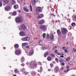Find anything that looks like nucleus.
<instances>
[{
    "instance_id": "obj_19",
    "label": "nucleus",
    "mask_w": 76,
    "mask_h": 76,
    "mask_svg": "<svg viewBox=\"0 0 76 76\" xmlns=\"http://www.w3.org/2000/svg\"><path fill=\"white\" fill-rule=\"evenodd\" d=\"M19 45L18 44H15L14 45V47L16 49L19 48Z\"/></svg>"
},
{
    "instance_id": "obj_15",
    "label": "nucleus",
    "mask_w": 76,
    "mask_h": 76,
    "mask_svg": "<svg viewBox=\"0 0 76 76\" xmlns=\"http://www.w3.org/2000/svg\"><path fill=\"white\" fill-rule=\"evenodd\" d=\"M14 72L15 73H18V74H20V72L19 71V70H18V69H15V70H14Z\"/></svg>"
},
{
    "instance_id": "obj_63",
    "label": "nucleus",
    "mask_w": 76,
    "mask_h": 76,
    "mask_svg": "<svg viewBox=\"0 0 76 76\" xmlns=\"http://www.w3.org/2000/svg\"><path fill=\"white\" fill-rule=\"evenodd\" d=\"M13 76H16V75H14Z\"/></svg>"
},
{
    "instance_id": "obj_8",
    "label": "nucleus",
    "mask_w": 76,
    "mask_h": 76,
    "mask_svg": "<svg viewBox=\"0 0 76 76\" xmlns=\"http://www.w3.org/2000/svg\"><path fill=\"white\" fill-rule=\"evenodd\" d=\"M10 9V6H6L4 8L5 10L6 11H9Z\"/></svg>"
},
{
    "instance_id": "obj_3",
    "label": "nucleus",
    "mask_w": 76,
    "mask_h": 76,
    "mask_svg": "<svg viewBox=\"0 0 76 76\" xmlns=\"http://www.w3.org/2000/svg\"><path fill=\"white\" fill-rule=\"evenodd\" d=\"M39 28L44 31H46L47 29V27L45 25L40 26H39Z\"/></svg>"
},
{
    "instance_id": "obj_36",
    "label": "nucleus",
    "mask_w": 76,
    "mask_h": 76,
    "mask_svg": "<svg viewBox=\"0 0 76 76\" xmlns=\"http://www.w3.org/2000/svg\"><path fill=\"white\" fill-rule=\"evenodd\" d=\"M51 56L53 58H55V55L53 54H51Z\"/></svg>"
},
{
    "instance_id": "obj_6",
    "label": "nucleus",
    "mask_w": 76,
    "mask_h": 76,
    "mask_svg": "<svg viewBox=\"0 0 76 76\" xmlns=\"http://www.w3.org/2000/svg\"><path fill=\"white\" fill-rule=\"evenodd\" d=\"M59 70V69L58 66H56L54 68V72L55 73L58 72Z\"/></svg>"
},
{
    "instance_id": "obj_27",
    "label": "nucleus",
    "mask_w": 76,
    "mask_h": 76,
    "mask_svg": "<svg viewBox=\"0 0 76 76\" xmlns=\"http://www.w3.org/2000/svg\"><path fill=\"white\" fill-rule=\"evenodd\" d=\"M52 59L49 56L47 58V60L49 61H50Z\"/></svg>"
},
{
    "instance_id": "obj_49",
    "label": "nucleus",
    "mask_w": 76,
    "mask_h": 76,
    "mask_svg": "<svg viewBox=\"0 0 76 76\" xmlns=\"http://www.w3.org/2000/svg\"><path fill=\"white\" fill-rule=\"evenodd\" d=\"M42 41V40L41 39L39 40V41L38 43H39V44H40L41 43V42Z\"/></svg>"
},
{
    "instance_id": "obj_48",
    "label": "nucleus",
    "mask_w": 76,
    "mask_h": 76,
    "mask_svg": "<svg viewBox=\"0 0 76 76\" xmlns=\"http://www.w3.org/2000/svg\"><path fill=\"white\" fill-rule=\"evenodd\" d=\"M65 64V63H61V65L63 66Z\"/></svg>"
},
{
    "instance_id": "obj_53",
    "label": "nucleus",
    "mask_w": 76,
    "mask_h": 76,
    "mask_svg": "<svg viewBox=\"0 0 76 76\" xmlns=\"http://www.w3.org/2000/svg\"><path fill=\"white\" fill-rule=\"evenodd\" d=\"M21 65L22 66L24 67V64H21Z\"/></svg>"
},
{
    "instance_id": "obj_56",
    "label": "nucleus",
    "mask_w": 76,
    "mask_h": 76,
    "mask_svg": "<svg viewBox=\"0 0 76 76\" xmlns=\"http://www.w3.org/2000/svg\"><path fill=\"white\" fill-rule=\"evenodd\" d=\"M66 48L65 47H64L62 48V49H64Z\"/></svg>"
},
{
    "instance_id": "obj_37",
    "label": "nucleus",
    "mask_w": 76,
    "mask_h": 76,
    "mask_svg": "<svg viewBox=\"0 0 76 76\" xmlns=\"http://www.w3.org/2000/svg\"><path fill=\"white\" fill-rule=\"evenodd\" d=\"M26 43H23L22 44V46H26Z\"/></svg>"
},
{
    "instance_id": "obj_22",
    "label": "nucleus",
    "mask_w": 76,
    "mask_h": 76,
    "mask_svg": "<svg viewBox=\"0 0 76 76\" xmlns=\"http://www.w3.org/2000/svg\"><path fill=\"white\" fill-rule=\"evenodd\" d=\"M31 74L32 75H35L36 74V73L34 71H32L31 72Z\"/></svg>"
},
{
    "instance_id": "obj_62",
    "label": "nucleus",
    "mask_w": 76,
    "mask_h": 76,
    "mask_svg": "<svg viewBox=\"0 0 76 76\" xmlns=\"http://www.w3.org/2000/svg\"><path fill=\"white\" fill-rule=\"evenodd\" d=\"M68 71H69V69H67V70H66V72H68Z\"/></svg>"
},
{
    "instance_id": "obj_42",
    "label": "nucleus",
    "mask_w": 76,
    "mask_h": 76,
    "mask_svg": "<svg viewBox=\"0 0 76 76\" xmlns=\"http://www.w3.org/2000/svg\"><path fill=\"white\" fill-rule=\"evenodd\" d=\"M58 55H64V54L63 53H57Z\"/></svg>"
},
{
    "instance_id": "obj_5",
    "label": "nucleus",
    "mask_w": 76,
    "mask_h": 76,
    "mask_svg": "<svg viewBox=\"0 0 76 76\" xmlns=\"http://www.w3.org/2000/svg\"><path fill=\"white\" fill-rule=\"evenodd\" d=\"M45 23V20L44 19L41 20H40L39 21L38 23L39 25H42L44 24Z\"/></svg>"
},
{
    "instance_id": "obj_17",
    "label": "nucleus",
    "mask_w": 76,
    "mask_h": 76,
    "mask_svg": "<svg viewBox=\"0 0 76 76\" xmlns=\"http://www.w3.org/2000/svg\"><path fill=\"white\" fill-rule=\"evenodd\" d=\"M15 53V54L18 55V54H20L21 52L20 50H17Z\"/></svg>"
},
{
    "instance_id": "obj_54",
    "label": "nucleus",
    "mask_w": 76,
    "mask_h": 76,
    "mask_svg": "<svg viewBox=\"0 0 76 76\" xmlns=\"http://www.w3.org/2000/svg\"><path fill=\"white\" fill-rule=\"evenodd\" d=\"M67 21L68 22H70V20L69 19H67Z\"/></svg>"
},
{
    "instance_id": "obj_13",
    "label": "nucleus",
    "mask_w": 76,
    "mask_h": 76,
    "mask_svg": "<svg viewBox=\"0 0 76 76\" xmlns=\"http://www.w3.org/2000/svg\"><path fill=\"white\" fill-rule=\"evenodd\" d=\"M27 7L26 6L23 7V10L24 11L26 12H28L29 11V9H28L26 8Z\"/></svg>"
},
{
    "instance_id": "obj_59",
    "label": "nucleus",
    "mask_w": 76,
    "mask_h": 76,
    "mask_svg": "<svg viewBox=\"0 0 76 76\" xmlns=\"http://www.w3.org/2000/svg\"><path fill=\"white\" fill-rule=\"evenodd\" d=\"M48 70L49 71H51V69H48Z\"/></svg>"
},
{
    "instance_id": "obj_20",
    "label": "nucleus",
    "mask_w": 76,
    "mask_h": 76,
    "mask_svg": "<svg viewBox=\"0 0 76 76\" xmlns=\"http://www.w3.org/2000/svg\"><path fill=\"white\" fill-rule=\"evenodd\" d=\"M48 55V52H46L45 53L44 56V57H46Z\"/></svg>"
},
{
    "instance_id": "obj_2",
    "label": "nucleus",
    "mask_w": 76,
    "mask_h": 76,
    "mask_svg": "<svg viewBox=\"0 0 76 76\" xmlns=\"http://www.w3.org/2000/svg\"><path fill=\"white\" fill-rule=\"evenodd\" d=\"M22 17H17L15 19V22L17 23H20L22 21Z\"/></svg>"
},
{
    "instance_id": "obj_33",
    "label": "nucleus",
    "mask_w": 76,
    "mask_h": 76,
    "mask_svg": "<svg viewBox=\"0 0 76 76\" xmlns=\"http://www.w3.org/2000/svg\"><path fill=\"white\" fill-rule=\"evenodd\" d=\"M42 36L43 38H45L46 37V34L44 33L42 34Z\"/></svg>"
},
{
    "instance_id": "obj_45",
    "label": "nucleus",
    "mask_w": 76,
    "mask_h": 76,
    "mask_svg": "<svg viewBox=\"0 0 76 76\" xmlns=\"http://www.w3.org/2000/svg\"><path fill=\"white\" fill-rule=\"evenodd\" d=\"M46 38L48 39H49L50 38V36L49 35H47L46 36Z\"/></svg>"
},
{
    "instance_id": "obj_21",
    "label": "nucleus",
    "mask_w": 76,
    "mask_h": 76,
    "mask_svg": "<svg viewBox=\"0 0 76 76\" xmlns=\"http://www.w3.org/2000/svg\"><path fill=\"white\" fill-rule=\"evenodd\" d=\"M16 3V1H15L14 0H12L11 1V4H13V5H14V4H15Z\"/></svg>"
},
{
    "instance_id": "obj_41",
    "label": "nucleus",
    "mask_w": 76,
    "mask_h": 76,
    "mask_svg": "<svg viewBox=\"0 0 76 76\" xmlns=\"http://www.w3.org/2000/svg\"><path fill=\"white\" fill-rule=\"evenodd\" d=\"M26 48L27 49H30V46L29 45L27 46L26 47Z\"/></svg>"
},
{
    "instance_id": "obj_16",
    "label": "nucleus",
    "mask_w": 76,
    "mask_h": 76,
    "mask_svg": "<svg viewBox=\"0 0 76 76\" xmlns=\"http://www.w3.org/2000/svg\"><path fill=\"white\" fill-rule=\"evenodd\" d=\"M72 18H73V20L76 22V14H74L72 16Z\"/></svg>"
},
{
    "instance_id": "obj_64",
    "label": "nucleus",
    "mask_w": 76,
    "mask_h": 76,
    "mask_svg": "<svg viewBox=\"0 0 76 76\" xmlns=\"http://www.w3.org/2000/svg\"><path fill=\"white\" fill-rule=\"evenodd\" d=\"M72 76H76L75 75H72Z\"/></svg>"
},
{
    "instance_id": "obj_12",
    "label": "nucleus",
    "mask_w": 76,
    "mask_h": 76,
    "mask_svg": "<svg viewBox=\"0 0 76 76\" xmlns=\"http://www.w3.org/2000/svg\"><path fill=\"white\" fill-rule=\"evenodd\" d=\"M44 17V15L42 14H41L39 16H37V19H41L42 18Z\"/></svg>"
},
{
    "instance_id": "obj_47",
    "label": "nucleus",
    "mask_w": 76,
    "mask_h": 76,
    "mask_svg": "<svg viewBox=\"0 0 76 76\" xmlns=\"http://www.w3.org/2000/svg\"><path fill=\"white\" fill-rule=\"evenodd\" d=\"M56 48L57 47H54L53 48V50H55V49H56Z\"/></svg>"
},
{
    "instance_id": "obj_10",
    "label": "nucleus",
    "mask_w": 76,
    "mask_h": 76,
    "mask_svg": "<svg viewBox=\"0 0 76 76\" xmlns=\"http://www.w3.org/2000/svg\"><path fill=\"white\" fill-rule=\"evenodd\" d=\"M24 41H28L30 39V38L28 37H25L22 39Z\"/></svg>"
},
{
    "instance_id": "obj_39",
    "label": "nucleus",
    "mask_w": 76,
    "mask_h": 76,
    "mask_svg": "<svg viewBox=\"0 0 76 76\" xmlns=\"http://www.w3.org/2000/svg\"><path fill=\"white\" fill-rule=\"evenodd\" d=\"M2 6V3L1 1H0V7H1Z\"/></svg>"
},
{
    "instance_id": "obj_50",
    "label": "nucleus",
    "mask_w": 76,
    "mask_h": 76,
    "mask_svg": "<svg viewBox=\"0 0 76 76\" xmlns=\"http://www.w3.org/2000/svg\"><path fill=\"white\" fill-rule=\"evenodd\" d=\"M55 53H58V51L57 50H55Z\"/></svg>"
},
{
    "instance_id": "obj_60",
    "label": "nucleus",
    "mask_w": 76,
    "mask_h": 76,
    "mask_svg": "<svg viewBox=\"0 0 76 76\" xmlns=\"http://www.w3.org/2000/svg\"><path fill=\"white\" fill-rule=\"evenodd\" d=\"M68 44H69V42H67V43H66V44H67V45H68Z\"/></svg>"
},
{
    "instance_id": "obj_29",
    "label": "nucleus",
    "mask_w": 76,
    "mask_h": 76,
    "mask_svg": "<svg viewBox=\"0 0 76 76\" xmlns=\"http://www.w3.org/2000/svg\"><path fill=\"white\" fill-rule=\"evenodd\" d=\"M50 38L51 39H53L54 38V36L53 35H51L50 36Z\"/></svg>"
},
{
    "instance_id": "obj_23",
    "label": "nucleus",
    "mask_w": 76,
    "mask_h": 76,
    "mask_svg": "<svg viewBox=\"0 0 76 76\" xmlns=\"http://www.w3.org/2000/svg\"><path fill=\"white\" fill-rule=\"evenodd\" d=\"M14 8L15 9H18V5L17 4L14 5Z\"/></svg>"
},
{
    "instance_id": "obj_30",
    "label": "nucleus",
    "mask_w": 76,
    "mask_h": 76,
    "mask_svg": "<svg viewBox=\"0 0 76 76\" xmlns=\"http://www.w3.org/2000/svg\"><path fill=\"white\" fill-rule=\"evenodd\" d=\"M4 1L5 3L7 4V3H9V0H4Z\"/></svg>"
},
{
    "instance_id": "obj_57",
    "label": "nucleus",
    "mask_w": 76,
    "mask_h": 76,
    "mask_svg": "<svg viewBox=\"0 0 76 76\" xmlns=\"http://www.w3.org/2000/svg\"><path fill=\"white\" fill-rule=\"evenodd\" d=\"M25 73H26V75H27L28 74L27 72H25Z\"/></svg>"
},
{
    "instance_id": "obj_38",
    "label": "nucleus",
    "mask_w": 76,
    "mask_h": 76,
    "mask_svg": "<svg viewBox=\"0 0 76 76\" xmlns=\"http://www.w3.org/2000/svg\"><path fill=\"white\" fill-rule=\"evenodd\" d=\"M50 16H54L55 18L56 17L55 15L53 14H51L50 15Z\"/></svg>"
},
{
    "instance_id": "obj_58",
    "label": "nucleus",
    "mask_w": 76,
    "mask_h": 76,
    "mask_svg": "<svg viewBox=\"0 0 76 76\" xmlns=\"http://www.w3.org/2000/svg\"><path fill=\"white\" fill-rule=\"evenodd\" d=\"M18 12L19 13H21V12L20 10H19L18 11Z\"/></svg>"
},
{
    "instance_id": "obj_7",
    "label": "nucleus",
    "mask_w": 76,
    "mask_h": 76,
    "mask_svg": "<svg viewBox=\"0 0 76 76\" xmlns=\"http://www.w3.org/2000/svg\"><path fill=\"white\" fill-rule=\"evenodd\" d=\"M42 8L41 7H37L36 8V11L37 12H42Z\"/></svg>"
},
{
    "instance_id": "obj_34",
    "label": "nucleus",
    "mask_w": 76,
    "mask_h": 76,
    "mask_svg": "<svg viewBox=\"0 0 76 76\" xmlns=\"http://www.w3.org/2000/svg\"><path fill=\"white\" fill-rule=\"evenodd\" d=\"M25 68H23L21 69L20 71L21 72H24L25 71Z\"/></svg>"
},
{
    "instance_id": "obj_26",
    "label": "nucleus",
    "mask_w": 76,
    "mask_h": 76,
    "mask_svg": "<svg viewBox=\"0 0 76 76\" xmlns=\"http://www.w3.org/2000/svg\"><path fill=\"white\" fill-rule=\"evenodd\" d=\"M42 71V66H40V70H38V71L39 72H41Z\"/></svg>"
},
{
    "instance_id": "obj_11",
    "label": "nucleus",
    "mask_w": 76,
    "mask_h": 76,
    "mask_svg": "<svg viewBox=\"0 0 76 76\" xmlns=\"http://www.w3.org/2000/svg\"><path fill=\"white\" fill-rule=\"evenodd\" d=\"M20 27L23 30H26V26L24 24L21 25Z\"/></svg>"
},
{
    "instance_id": "obj_43",
    "label": "nucleus",
    "mask_w": 76,
    "mask_h": 76,
    "mask_svg": "<svg viewBox=\"0 0 76 76\" xmlns=\"http://www.w3.org/2000/svg\"><path fill=\"white\" fill-rule=\"evenodd\" d=\"M53 66H54V65H53V64L52 63H51L50 64V66H51L52 67H53Z\"/></svg>"
},
{
    "instance_id": "obj_31",
    "label": "nucleus",
    "mask_w": 76,
    "mask_h": 76,
    "mask_svg": "<svg viewBox=\"0 0 76 76\" xmlns=\"http://www.w3.org/2000/svg\"><path fill=\"white\" fill-rule=\"evenodd\" d=\"M76 24H75V22L72 23V27H74L75 26Z\"/></svg>"
},
{
    "instance_id": "obj_32",
    "label": "nucleus",
    "mask_w": 76,
    "mask_h": 76,
    "mask_svg": "<svg viewBox=\"0 0 76 76\" xmlns=\"http://www.w3.org/2000/svg\"><path fill=\"white\" fill-rule=\"evenodd\" d=\"M70 56H69L68 58H66V61H69L70 59Z\"/></svg>"
},
{
    "instance_id": "obj_61",
    "label": "nucleus",
    "mask_w": 76,
    "mask_h": 76,
    "mask_svg": "<svg viewBox=\"0 0 76 76\" xmlns=\"http://www.w3.org/2000/svg\"><path fill=\"white\" fill-rule=\"evenodd\" d=\"M53 63H54V64H55L56 62L55 61H53Z\"/></svg>"
},
{
    "instance_id": "obj_52",
    "label": "nucleus",
    "mask_w": 76,
    "mask_h": 76,
    "mask_svg": "<svg viewBox=\"0 0 76 76\" xmlns=\"http://www.w3.org/2000/svg\"><path fill=\"white\" fill-rule=\"evenodd\" d=\"M73 50L74 51V53H75L76 51V50H75V49H73Z\"/></svg>"
},
{
    "instance_id": "obj_18",
    "label": "nucleus",
    "mask_w": 76,
    "mask_h": 76,
    "mask_svg": "<svg viewBox=\"0 0 76 76\" xmlns=\"http://www.w3.org/2000/svg\"><path fill=\"white\" fill-rule=\"evenodd\" d=\"M34 54V50H31L29 53L30 56H32Z\"/></svg>"
},
{
    "instance_id": "obj_51",
    "label": "nucleus",
    "mask_w": 76,
    "mask_h": 76,
    "mask_svg": "<svg viewBox=\"0 0 76 76\" xmlns=\"http://www.w3.org/2000/svg\"><path fill=\"white\" fill-rule=\"evenodd\" d=\"M60 57L62 58H64V56H63V55H61L60 56Z\"/></svg>"
},
{
    "instance_id": "obj_14",
    "label": "nucleus",
    "mask_w": 76,
    "mask_h": 76,
    "mask_svg": "<svg viewBox=\"0 0 76 76\" xmlns=\"http://www.w3.org/2000/svg\"><path fill=\"white\" fill-rule=\"evenodd\" d=\"M20 36H25L26 34L25 32L24 31H21L20 32Z\"/></svg>"
},
{
    "instance_id": "obj_28",
    "label": "nucleus",
    "mask_w": 76,
    "mask_h": 76,
    "mask_svg": "<svg viewBox=\"0 0 76 76\" xmlns=\"http://www.w3.org/2000/svg\"><path fill=\"white\" fill-rule=\"evenodd\" d=\"M12 15V16H15L16 15V12L15 11H14L13 12Z\"/></svg>"
},
{
    "instance_id": "obj_44",
    "label": "nucleus",
    "mask_w": 76,
    "mask_h": 76,
    "mask_svg": "<svg viewBox=\"0 0 76 76\" xmlns=\"http://www.w3.org/2000/svg\"><path fill=\"white\" fill-rule=\"evenodd\" d=\"M30 9H31V11H32V6L31 4L30 5Z\"/></svg>"
},
{
    "instance_id": "obj_24",
    "label": "nucleus",
    "mask_w": 76,
    "mask_h": 76,
    "mask_svg": "<svg viewBox=\"0 0 76 76\" xmlns=\"http://www.w3.org/2000/svg\"><path fill=\"white\" fill-rule=\"evenodd\" d=\"M21 61L22 62V63H23L25 61V58L24 57H22L21 59Z\"/></svg>"
},
{
    "instance_id": "obj_46",
    "label": "nucleus",
    "mask_w": 76,
    "mask_h": 76,
    "mask_svg": "<svg viewBox=\"0 0 76 76\" xmlns=\"http://www.w3.org/2000/svg\"><path fill=\"white\" fill-rule=\"evenodd\" d=\"M59 62H60V63H62L63 62V60L62 59H60L59 60Z\"/></svg>"
},
{
    "instance_id": "obj_1",
    "label": "nucleus",
    "mask_w": 76,
    "mask_h": 76,
    "mask_svg": "<svg viewBox=\"0 0 76 76\" xmlns=\"http://www.w3.org/2000/svg\"><path fill=\"white\" fill-rule=\"evenodd\" d=\"M26 64L32 69L36 68L37 66V62L34 61H32L30 63L28 62L26 63Z\"/></svg>"
},
{
    "instance_id": "obj_40",
    "label": "nucleus",
    "mask_w": 76,
    "mask_h": 76,
    "mask_svg": "<svg viewBox=\"0 0 76 76\" xmlns=\"http://www.w3.org/2000/svg\"><path fill=\"white\" fill-rule=\"evenodd\" d=\"M64 51H65V53H67L68 50L67 49H65L64 50Z\"/></svg>"
},
{
    "instance_id": "obj_25",
    "label": "nucleus",
    "mask_w": 76,
    "mask_h": 76,
    "mask_svg": "<svg viewBox=\"0 0 76 76\" xmlns=\"http://www.w3.org/2000/svg\"><path fill=\"white\" fill-rule=\"evenodd\" d=\"M36 2V0H32V3L33 4H35Z\"/></svg>"
},
{
    "instance_id": "obj_55",
    "label": "nucleus",
    "mask_w": 76,
    "mask_h": 76,
    "mask_svg": "<svg viewBox=\"0 0 76 76\" xmlns=\"http://www.w3.org/2000/svg\"><path fill=\"white\" fill-rule=\"evenodd\" d=\"M69 68V66H66V69H68Z\"/></svg>"
},
{
    "instance_id": "obj_35",
    "label": "nucleus",
    "mask_w": 76,
    "mask_h": 76,
    "mask_svg": "<svg viewBox=\"0 0 76 76\" xmlns=\"http://www.w3.org/2000/svg\"><path fill=\"white\" fill-rule=\"evenodd\" d=\"M55 60L57 63H58L59 62L58 59L57 58H56Z\"/></svg>"
},
{
    "instance_id": "obj_4",
    "label": "nucleus",
    "mask_w": 76,
    "mask_h": 76,
    "mask_svg": "<svg viewBox=\"0 0 76 76\" xmlns=\"http://www.w3.org/2000/svg\"><path fill=\"white\" fill-rule=\"evenodd\" d=\"M61 30L63 34H65L67 32V30L66 28H61Z\"/></svg>"
},
{
    "instance_id": "obj_9",
    "label": "nucleus",
    "mask_w": 76,
    "mask_h": 76,
    "mask_svg": "<svg viewBox=\"0 0 76 76\" xmlns=\"http://www.w3.org/2000/svg\"><path fill=\"white\" fill-rule=\"evenodd\" d=\"M57 34L58 36H60L62 35V33L59 29H58L57 31Z\"/></svg>"
}]
</instances>
